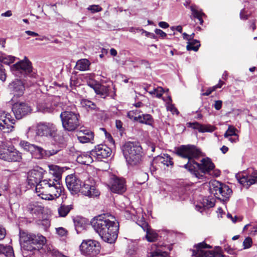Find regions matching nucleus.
<instances>
[{"label":"nucleus","instance_id":"f257e3e1","mask_svg":"<svg viewBox=\"0 0 257 257\" xmlns=\"http://www.w3.org/2000/svg\"><path fill=\"white\" fill-rule=\"evenodd\" d=\"M175 153L178 156L187 159V163L183 167L197 179H203L204 175L209 174L215 167L214 164L208 158L202 159L200 163L195 160L201 156V152L194 145H181L175 149Z\"/></svg>","mask_w":257,"mask_h":257},{"label":"nucleus","instance_id":"f03ea898","mask_svg":"<svg viewBox=\"0 0 257 257\" xmlns=\"http://www.w3.org/2000/svg\"><path fill=\"white\" fill-rule=\"evenodd\" d=\"M37 135L40 137H45L52 141L51 146L54 148L58 147L60 151L65 144V139L62 133L58 131L56 125L51 122H40L38 124L36 131Z\"/></svg>","mask_w":257,"mask_h":257},{"label":"nucleus","instance_id":"7ed1b4c3","mask_svg":"<svg viewBox=\"0 0 257 257\" xmlns=\"http://www.w3.org/2000/svg\"><path fill=\"white\" fill-rule=\"evenodd\" d=\"M64 190L61 183L52 178H47L42 180L38 184L36 191L40 194L46 196L42 197L43 199L52 200L58 198L61 195Z\"/></svg>","mask_w":257,"mask_h":257},{"label":"nucleus","instance_id":"20e7f679","mask_svg":"<svg viewBox=\"0 0 257 257\" xmlns=\"http://www.w3.org/2000/svg\"><path fill=\"white\" fill-rule=\"evenodd\" d=\"M142 148L138 142H127L121 147V150L127 163L135 166L142 161Z\"/></svg>","mask_w":257,"mask_h":257},{"label":"nucleus","instance_id":"39448f33","mask_svg":"<svg viewBox=\"0 0 257 257\" xmlns=\"http://www.w3.org/2000/svg\"><path fill=\"white\" fill-rule=\"evenodd\" d=\"M18 141V138L10 139L1 142L0 144V159L10 162H20L22 153L17 150L13 144Z\"/></svg>","mask_w":257,"mask_h":257},{"label":"nucleus","instance_id":"423d86ee","mask_svg":"<svg viewBox=\"0 0 257 257\" xmlns=\"http://www.w3.org/2000/svg\"><path fill=\"white\" fill-rule=\"evenodd\" d=\"M20 241L22 247L26 250L33 251L38 250V245H43L45 243L46 239L44 236L25 231H20Z\"/></svg>","mask_w":257,"mask_h":257},{"label":"nucleus","instance_id":"0eeeda50","mask_svg":"<svg viewBox=\"0 0 257 257\" xmlns=\"http://www.w3.org/2000/svg\"><path fill=\"white\" fill-rule=\"evenodd\" d=\"M20 145L24 150L30 152L33 158L37 159L50 157L61 151L60 148L58 147L54 148L51 146L48 149L45 150L41 147L25 141H21Z\"/></svg>","mask_w":257,"mask_h":257},{"label":"nucleus","instance_id":"6e6552de","mask_svg":"<svg viewBox=\"0 0 257 257\" xmlns=\"http://www.w3.org/2000/svg\"><path fill=\"white\" fill-rule=\"evenodd\" d=\"M64 131L72 132L80 125V115L71 111H63L60 115Z\"/></svg>","mask_w":257,"mask_h":257},{"label":"nucleus","instance_id":"1a4fd4ad","mask_svg":"<svg viewBox=\"0 0 257 257\" xmlns=\"http://www.w3.org/2000/svg\"><path fill=\"white\" fill-rule=\"evenodd\" d=\"M106 219L107 220V222L104 226V231L106 233H108L109 235V240L106 241V242L112 244L115 242L117 238L119 223L111 215L106 214Z\"/></svg>","mask_w":257,"mask_h":257},{"label":"nucleus","instance_id":"9d476101","mask_svg":"<svg viewBox=\"0 0 257 257\" xmlns=\"http://www.w3.org/2000/svg\"><path fill=\"white\" fill-rule=\"evenodd\" d=\"M106 214H103L94 217L91 221V225L95 231L98 233L102 239L106 242L109 240L108 233L104 231V226L107 224Z\"/></svg>","mask_w":257,"mask_h":257},{"label":"nucleus","instance_id":"9b49d317","mask_svg":"<svg viewBox=\"0 0 257 257\" xmlns=\"http://www.w3.org/2000/svg\"><path fill=\"white\" fill-rule=\"evenodd\" d=\"M80 250L85 255L95 256L99 253L100 245L96 240H83L80 245Z\"/></svg>","mask_w":257,"mask_h":257},{"label":"nucleus","instance_id":"f8f14e48","mask_svg":"<svg viewBox=\"0 0 257 257\" xmlns=\"http://www.w3.org/2000/svg\"><path fill=\"white\" fill-rule=\"evenodd\" d=\"M45 170L41 167L37 166L28 173L27 182L31 187H35L42 180Z\"/></svg>","mask_w":257,"mask_h":257},{"label":"nucleus","instance_id":"ddd939ff","mask_svg":"<svg viewBox=\"0 0 257 257\" xmlns=\"http://www.w3.org/2000/svg\"><path fill=\"white\" fill-rule=\"evenodd\" d=\"M12 110L17 119H22L23 117L30 114L32 109L27 103L23 102H19L13 105Z\"/></svg>","mask_w":257,"mask_h":257},{"label":"nucleus","instance_id":"4468645a","mask_svg":"<svg viewBox=\"0 0 257 257\" xmlns=\"http://www.w3.org/2000/svg\"><path fill=\"white\" fill-rule=\"evenodd\" d=\"M65 182L67 188L73 194H76L80 191L83 183L76 175L73 174L68 175L65 178Z\"/></svg>","mask_w":257,"mask_h":257},{"label":"nucleus","instance_id":"2eb2a0df","mask_svg":"<svg viewBox=\"0 0 257 257\" xmlns=\"http://www.w3.org/2000/svg\"><path fill=\"white\" fill-rule=\"evenodd\" d=\"M196 250H193L192 255L195 257H216L217 252L213 250H206V248H211L212 247L207 244L204 241L194 245Z\"/></svg>","mask_w":257,"mask_h":257},{"label":"nucleus","instance_id":"dca6fc26","mask_svg":"<svg viewBox=\"0 0 257 257\" xmlns=\"http://www.w3.org/2000/svg\"><path fill=\"white\" fill-rule=\"evenodd\" d=\"M111 154L110 148L104 144L96 146L90 152V155L98 161H102V159L107 158Z\"/></svg>","mask_w":257,"mask_h":257},{"label":"nucleus","instance_id":"f3484780","mask_svg":"<svg viewBox=\"0 0 257 257\" xmlns=\"http://www.w3.org/2000/svg\"><path fill=\"white\" fill-rule=\"evenodd\" d=\"M15 74L18 75L19 73L25 75L30 74L32 71V64L28 60L20 61L14 64L12 67Z\"/></svg>","mask_w":257,"mask_h":257},{"label":"nucleus","instance_id":"a211bd4d","mask_svg":"<svg viewBox=\"0 0 257 257\" xmlns=\"http://www.w3.org/2000/svg\"><path fill=\"white\" fill-rule=\"evenodd\" d=\"M126 189L125 182L124 179L119 178L116 176H113L111 181V191L115 193L122 194Z\"/></svg>","mask_w":257,"mask_h":257},{"label":"nucleus","instance_id":"6ab92c4d","mask_svg":"<svg viewBox=\"0 0 257 257\" xmlns=\"http://www.w3.org/2000/svg\"><path fill=\"white\" fill-rule=\"evenodd\" d=\"M11 94L15 96L20 97L23 95L25 87L23 82L19 79H15L8 85Z\"/></svg>","mask_w":257,"mask_h":257},{"label":"nucleus","instance_id":"aec40b11","mask_svg":"<svg viewBox=\"0 0 257 257\" xmlns=\"http://www.w3.org/2000/svg\"><path fill=\"white\" fill-rule=\"evenodd\" d=\"M81 193L89 197H95L99 195L100 193L94 184L90 183L89 180L83 183L80 191Z\"/></svg>","mask_w":257,"mask_h":257},{"label":"nucleus","instance_id":"412c9836","mask_svg":"<svg viewBox=\"0 0 257 257\" xmlns=\"http://www.w3.org/2000/svg\"><path fill=\"white\" fill-rule=\"evenodd\" d=\"M236 178L240 184L248 188L252 184H257V170H253L247 176H236Z\"/></svg>","mask_w":257,"mask_h":257},{"label":"nucleus","instance_id":"4be33fe9","mask_svg":"<svg viewBox=\"0 0 257 257\" xmlns=\"http://www.w3.org/2000/svg\"><path fill=\"white\" fill-rule=\"evenodd\" d=\"M77 140L82 144L91 142L94 138L93 133L90 130L81 128L77 135Z\"/></svg>","mask_w":257,"mask_h":257},{"label":"nucleus","instance_id":"5701e85b","mask_svg":"<svg viewBox=\"0 0 257 257\" xmlns=\"http://www.w3.org/2000/svg\"><path fill=\"white\" fill-rule=\"evenodd\" d=\"M187 125L188 127L198 130L200 133H212L215 130V127L213 125L210 124L203 125L196 121L188 122Z\"/></svg>","mask_w":257,"mask_h":257},{"label":"nucleus","instance_id":"b1692460","mask_svg":"<svg viewBox=\"0 0 257 257\" xmlns=\"http://www.w3.org/2000/svg\"><path fill=\"white\" fill-rule=\"evenodd\" d=\"M219 188H220L218 189L217 192V195H216V196H219V198H217L221 199L223 201L227 200L232 193V190L228 185L222 183Z\"/></svg>","mask_w":257,"mask_h":257},{"label":"nucleus","instance_id":"393cba45","mask_svg":"<svg viewBox=\"0 0 257 257\" xmlns=\"http://www.w3.org/2000/svg\"><path fill=\"white\" fill-rule=\"evenodd\" d=\"M149 257H167L168 253L161 249V247L155 244H153L148 251Z\"/></svg>","mask_w":257,"mask_h":257},{"label":"nucleus","instance_id":"a878e982","mask_svg":"<svg viewBox=\"0 0 257 257\" xmlns=\"http://www.w3.org/2000/svg\"><path fill=\"white\" fill-rule=\"evenodd\" d=\"M111 90V87L109 86L104 85L99 83L97 87L95 88L94 91L101 98H105L109 96Z\"/></svg>","mask_w":257,"mask_h":257},{"label":"nucleus","instance_id":"bb28decb","mask_svg":"<svg viewBox=\"0 0 257 257\" xmlns=\"http://www.w3.org/2000/svg\"><path fill=\"white\" fill-rule=\"evenodd\" d=\"M27 209L31 214L36 216L42 214L43 207L38 203H30L27 206Z\"/></svg>","mask_w":257,"mask_h":257},{"label":"nucleus","instance_id":"cd10ccee","mask_svg":"<svg viewBox=\"0 0 257 257\" xmlns=\"http://www.w3.org/2000/svg\"><path fill=\"white\" fill-rule=\"evenodd\" d=\"M50 173L53 175L55 179L57 182H60L62 178V174L64 172L63 168L57 165H52L50 167Z\"/></svg>","mask_w":257,"mask_h":257},{"label":"nucleus","instance_id":"c85d7f7f","mask_svg":"<svg viewBox=\"0 0 257 257\" xmlns=\"http://www.w3.org/2000/svg\"><path fill=\"white\" fill-rule=\"evenodd\" d=\"M201 204L202 206L196 205V209L200 212L203 211L202 209V207L205 208L213 207L215 205L214 199H211L209 197H204L202 199Z\"/></svg>","mask_w":257,"mask_h":257},{"label":"nucleus","instance_id":"c756f323","mask_svg":"<svg viewBox=\"0 0 257 257\" xmlns=\"http://www.w3.org/2000/svg\"><path fill=\"white\" fill-rule=\"evenodd\" d=\"M134 119L141 123H145L149 125H152L154 122L153 117L149 114H140L138 116H135Z\"/></svg>","mask_w":257,"mask_h":257},{"label":"nucleus","instance_id":"7c9ffc66","mask_svg":"<svg viewBox=\"0 0 257 257\" xmlns=\"http://www.w3.org/2000/svg\"><path fill=\"white\" fill-rule=\"evenodd\" d=\"M156 160L167 167L170 166H173V165L172 158L168 154H163V156H158Z\"/></svg>","mask_w":257,"mask_h":257},{"label":"nucleus","instance_id":"2f4dec72","mask_svg":"<svg viewBox=\"0 0 257 257\" xmlns=\"http://www.w3.org/2000/svg\"><path fill=\"white\" fill-rule=\"evenodd\" d=\"M90 65V62L88 60L81 59L77 62L75 68L80 71H86L89 69Z\"/></svg>","mask_w":257,"mask_h":257},{"label":"nucleus","instance_id":"473e14b6","mask_svg":"<svg viewBox=\"0 0 257 257\" xmlns=\"http://www.w3.org/2000/svg\"><path fill=\"white\" fill-rule=\"evenodd\" d=\"M190 8L192 12V15H193V17L198 19L199 24L202 25L203 23L202 17L205 16V15L201 11L197 10L194 6H191Z\"/></svg>","mask_w":257,"mask_h":257},{"label":"nucleus","instance_id":"72a5a7b5","mask_svg":"<svg viewBox=\"0 0 257 257\" xmlns=\"http://www.w3.org/2000/svg\"><path fill=\"white\" fill-rule=\"evenodd\" d=\"M221 184V182L216 180L212 181L209 183L210 193L212 194H213L216 198H219V197L216 196V195H217V192L218 191V189L220 188L219 187Z\"/></svg>","mask_w":257,"mask_h":257},{"label":"nucleus","instance_id":"f704fd0d","mask_svg":"<svg viewBox=\"0 0 257 257\" xmlns=\"http://www.w3.org/2000/svg\"><path fill=\"white\" fill-rule=\"evenodd\" d=\"M72 209V205L61 204L58 209L60 216L65 217Z\"/></svg>","mask_w":257,"mask_h":257},{"label":"nucleus","instance_id":"c9c22d12","mask_svg":"<svg viewBox=\"0 0 257 257\" xmlns=\"http://www.w3.org/2000/svg\"><path fill=\"white\" fill-rule=\"evenodd\" d=\"M185 192V189L183 187L177 188L174 191L172 197L173 199L180 200L184 199L183 196Z\"/></svg>","mask_w":257,"mask_h":257},{"label":"nucleus","instance_id":"e433bc0d","mask_svg":"<svg viewBox=\"0 0 257 257\" xmlns=\"http://www.w3.org/2000/svg\"><path fill=\"white\" fill-rule=\"evenodd\" d=\"M187 45V50L188 51L193 50L196 52L198 50L200 46V42L195 39H192L189 41Z\"/></svg>","mask_w":257,"mask_h":257},{"label":"nucleus","instance_id":"4c0bfd02","mask_svg":"<svg viewBox=\"0 0 257 257\" xmlns=\"http://www.w3.org/2000/svg\"><path fill=\"white\" fill-rule=\"evenodd\" d=\"M91 155H80L77 157V162L80 164L88 165L92 161V158Z\"/></svg>","mask_w":257,"mask_h":257},{"label":"nucleus","instance_id":"58836bf2","mask_svg":"<svg viewBox=\"0 0 257 257\" xmlns=\"http://www.w3.org/2000/svg\"><path fill=\"white\" fill-rule=\"evenodd\" d=\"M16 122H6L5 125H0V130L4 133H10L14 131Z\"/></svg>","mask_w":257,"mask_h":257},{"label":"nucleus","instance_id":"ea45409f","mask_svg":"<svg viewBox=\"0 0 257 257\" xmlns=\"http://www.w3.org/2000/svg\"><path fill=\"white\" fill-rule=\"evenodd\" d=\"M81 104L83 107H85L87 109L94 110L96 108V105L88 99H82L81 101Z\"/></svg>","mask_w":257,"mask_h":257},{"label":"nucleus","instance_id":"a19ab883","mask_svg":"<svg viewBox=\"0 0 257 257\" xmlns=\"http://www.w3.org/2000/svg\"><path fill=\"white\" fill-rule=\"evenodd\" d=\"M237 130L233 125H229L226 132L224 134V137L225 138L229 137L235 136L237 137L236 132Z\"/></svg>","mask_w":257,"mask_h":257},{"label":"nucleus","instance_id":"79ce46f5","mask_svg":"<svg viewBox=\"0 0 257 257\" xmlns=\"http://www.w3.org/2000/svg\"><path fill=\"white\" fill-rule=\"evenodd\" d=\"M3 116L4 117L3 119L8 120L9 122L11 121L16 122L15 119L13 117L10 113L6 111L0 110V118H2Z\"/></svg>","mask_w":257,"mask_h":257},{"label":"nucleus","instance_id":"37998d69","mask_svg":"<svg viewBox=\"0 0 257 257\" xmlns=\"http://www.w3.org/2000/svg\"><path fill=\"white\" fill-rule=\"evenodd\" d=\"M15 57L12 56H2L0 57V62L4 64L9 65L15 61Z\"/></svg>","mask_w":257,"mask_h":257},{"label":"nucleus","instance_id":"c03bdc74","mask_svg":"<svg viewBox=\"0 0 257 257\" xmlns=\"http://www.w3.org/2000/svg\"><path fill=\"white\" fill-rule=\"evenodd\" d=\"M6 257H15L13 247L10 245H7L3 253Z\"/></svg>","mask_w":257,"mask_h":257},{"label":"nucleus","instance_id":"a18cd8bd","mask_svg":"<svg viewBox=\"0 0 257 257\" xmlns=\"http://www.w3.org/2000/svg\"><path fill=\"white\" fill-rule=\"evenodd\" d=\"M158 237V234L156 233L152 232L150 230L147 232L146 238L149 242H153Z\"/></svg>","mask_w":257,"mask_h":257},{"label":"nucleus","instance_id":"49530a36","mask_svg":"<svg viewBox=\"0 0 257 257\" xmlns=\"http://www.w3.org/2000/svg\"><path fill=\"white\" fill-rule=\"evenodd\" d=\"M163 91V89L162 87H158L157 88H154L152 91L150 92V93L151 94H155L157 97L160 98L162 96Z\"/></svg>","mask_w":257,"mask_h":257},{"label":"nucleus","instance_id":"de8ad7c7","mask_svg":"<svg viewBox=\"0 0 257 257\" xmlns=\"http://www.w3.org/2000/svg\"><path fill=\"white\" fill-rule=\"evenodd\" d=\"M252 243L251 238L249 237H246L243 242V248L246 249L250 247Z\"/></svg>","mask_w":257,"mask_h":257},{"label":"nucleus","instance_id":"09e8293b","mask_svg":"<svg viewBox=\"0 0 257 257\" xmlns=\"http://www.w3.org/2000/svg\"><path fill=\"white\" fill-rule=\"evenodd\" d=\"M88 10L90 11L91 13H94L101 11L102 8L98 5H92L88 8Z\"/></svg>","mask_w":257,"mask_h":257},{"label":"nucleus","instance_id":"8fccbe9b","mask_svg":"<svg viewBox=\"0 0 257 257\" xmlns=\"http://www.w3.org/2000/svg\"><path fill=\"white\" fill-rule=\"evenodd\" d=\"M6 79V74L5 73V69L4 68L3 66L0 64V80L2 81H5Z\"/></svg>","mask_w":257,"mask_h":257},{"label":"nucleus","instance_id":"3c124183","mask_svg":"<svg viewBox=\"0 0 257 257\" xmlns=\"http://www.w3.org/2000/svg\"><path fill=\"white\" fill-rule=\"evenodd\" d=\"M139 224L141 226V227L145 231H146V232L150 230L149 228V224L145 221H140Z\"/></svg>","mask_w":257,"mask_h":257},{"label":"nucleus","instance_id":"603ef678","mask_svg":"<svg viewBox=\"0 0 257 257\" xmlns=\"http://www.w3.org/2000/svg\"><path fill=\"white\" fill-rule=\"evenodd\" d=\"M58 234L61 236H65L67 234V230L63 227H58L56 228Z\"/></svg>","mask_w":257,"mask_h":257},{"label":"nucleus","instance_id":"864d4df0","mask_svg":"<svg viewBox=\"0 0 257 257\" xmlns=\"http://www.w3.org/2000/svg\"><path fill=\"white\" fill-rule=\"evenodd\" d=\"M99 83L97 82L95 80H93L92 81H88L87 83L88 86L92 88L94 90L95 89V88L97 87V85H99Z\"/></svg>","mask_w":257,"mask_h":257},{"label":"nucleus","instance_id":"5fc2aeb1","mask_svg":"<svg viewBox=\"0 0 257 257\" xmlns=\"http://www.w3.org/2000/svg\"><path fill=\"white\" fill-rule=\"evenodd\" d=\"M155 32L157 35L160 36V37L162 39L165 38L167 36L166 33L161 29H156L155 30Z\"/></svg>","mask_w":257,"mask_h":257},{"label":"nucleus","instance_id":"6e6d98bb","mask_svg":"<svg viewBox=\"0 0 257 257\" xmlns=\"http://www.w3.org/2000/svg\"><path fill=\"white\" fill-rule=\"evenodd\" d=\"M222 105V101L221 100H216L215 101V103L214 104V107L216 110H220Z\"/></svg>","mask_w":257,"mask_h":257},{"label":"nucleus","instance_id":"4d7b16f0","mask_svg":"<svg viewBox=\"0 0 257 257\" xmlns=\"http://www.w3.org/2000/svg\"><path fill=\"white\" fill-rule=\"evenodd\" d=\"M6 234V231L5 229L0 225V240L3 239Z\"/></svg>","mask_w":257,"mask_h":257},{"label":"nucleus","instance_id":"13d9d810","mask_svg":"<svg viewBox=\"0 0 257 257\" xmlns=\"http://www.w3.org/2000/svg\"><path fill=\"white\" fill-rule=\"evenodd\" d=\"M85 79L86 80V83L88 81H92L94 80V74H89L86 75L85 77Z\"/></svg>","mask_w":257,"mask_h":257},{"label":"nucleus","instance_id":"bf43d9fd","mask_svg":"<svg viewBox=\"0 0 257 257\" xmlns=\"http://www.w3.org/2000/svg\"><path fill=\"white\" fill-rule=\"evenodd\" d=\"M115 125L116 128L119 130L120 131H122V123L119 120H116L115 121Z\"/></svg>","mask_w":257,"mask_h":257},{"label":"nucleus","instance_id":"052dcab7","mask_svg":"<svg viewBox=\"0 0 257 257\" xmlns=\"http://www.w3.org/2000/svg\"><path fill=\"white\" fill-rule=\"evenodd\" d=\"M215 90L214 89V88L213 87L209 88L208 89H207V90L206 91V92L202 93V95L203 96H208L212 93V92H213Z\"/></svg>","mask_w":257,"mask_h":257},{"label":"nucleus","instance_id":"680f3d73","mask_svg":"<svg viewBox=\"0 0 257 257\" xmlns=\"http://www.w3.org/2000/svg\"><path fill=\"white\" fill-rule=\"evenodd\" d=\"M171 29L174 31L175 30L179 32V33H181L182 32V27L181 26H172L171 27Z\"/></svg>","mask_w":257,"mask_h":257},{"label":"nucleus","instance_id":"e2e57ef3","mask_svg":"<svg viewBox=\"0 0 257 257\" xmlns=\"http://www.w3.org/2000/svg\"><path fill=\"white\" fill-rule=\"evenodd\" d=\"M240 19L243 20H246L248 18L247 15H245L244 14V9L242 10L240 12Z\"/></svg>","mask_w":257,"mask_h":257},{"label":"nucleus","instance_id":"0e129e2a","mask_svg":"<svg viewBox=\"0 0 257 257\" xmlns=\"http://www.w3.org/2000/svg\"><path fill=\"white\" fill-rule=\"evenodd\" d=\"M52 253L53 257H62L63 256V254L59 251L56 250H53Z\"/></svg>","mask_w":257,"mask_h":257},{"label":"nucleus","instance_id":"69168bd1","mask_svg":"<svg viewBox=\"0 0 257 257\" xmlns=\"http://www.w3.org/2000/svg\"><path fill=\"white\" fill-rule=\"evenodd\" d=\"M158 25L160 27L163 29L167 28L169 26V24L163 21L159 22Z\"/></svg>","mask_w":257,"mask_h":257},{"label":"nucleus","instance_id":"338daca9","mask_svg":"<svg viewBox=\"0 0 257 257\" xmlns=\"http://www.w3.org/2000/svg\"><path fill=\"white\" fill-rule=\"evenodd\" d=\"M128 31L130 32L136 33L137 32H141V29L140 28H136L134 27H130L128 29Z\"/></svg>","mask_w":257,"mask_h":257},{"label":"nucleus","instance_id":"774afa93","mask_svg":"<svg viewBox=\"0 0 257 257\" xmlns=\"http://www.w3.org/2000/svg\"><path fill=\"white\" fill-rule=\"evenodd\" d=\"M77 84V81L75 79L73 80L70 79V86L72 89H73Z\"/></svg>","mask_w":257,"mask_h":257}]
</instances>
